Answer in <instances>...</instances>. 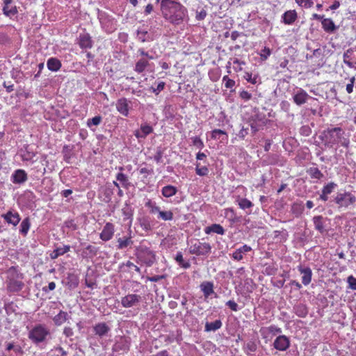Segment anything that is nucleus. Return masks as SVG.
<instances>
[{
	"instance_id": "49",
	"label": "nucleus",
	"mask_w": 356,
	"mask_h": 356,
	"mask_svg": "<svg viewBox=\"0 0 356 356\" xmlns=\"http://www.w3.org/2000/svg\"><path fill=\"white\" fill-rule=\"evenodd\" d=\"M165 83L163 81L159 82V85H157L156 88L151 87L150 90L152 92L155 93V95H158L160 94L161 91H163L165 88Z\"/></svg>"
},
{
	"instance_id": "34",
	"label": "nucleus",
	"mask_w": 356,
	"mask_h": 356,
	"mask_svg": "<svg viewBox=\"0 0 356 356\" xmlns=\"http://www.w3.org/2000/svg\"><path fill=\"white\" fill-rule=\"evenodd\" d=\"M149 65V62L145 58L140 59L135 64L134 71L140 74L145 71Z\"/></svg>"
},
{
	"instance_id": "3",
	"label": "nucleus",
	"mask_w": 356,
	"mask_h": 356,
	"mask_svg": "<svg viewBox=\"0 0 356 356\" xmlns=\"http://www.w3.org/2000/svg\"><path fill=\"white\" fill-rule=\"evenodd\" d=\"M6 290L10 293H18L21 291L24 284L23 282L24 275L21 273L17 266H10L6 271Z\"/></svg>"
},
{
	"instance_id": "13",
	"label": "nucleus",
	"mask_w": 356,
	"mask_h": 356,
	"mask_svg": "<svg viewBox=\"0 0 356 356\" xmlns=\"http://www.w3.org/2000/svg\"><path fill=\"white\" fill-rule=\"evenodd\" d=\"M309 96L305 90L299 88L293 95V102L296 105L302 106L307 102Z\"/></svg>"
},
{
	"instance_id": "59",
	"label": "nucleus",
	"mask_w": 356,
	"mask_h": 356,
	"mask_svg": "<svg viewBox=\"0 0 356 356\" xmlns=\"http://www.w3.org/2000/svg\"><path fill=\"white\" fill-rule=\"evenodd\" d=\"M355 81V79L353 76L350 79V83H348L346 86V91L348 94H351L353 90V83Z\"/></svg>"
},
{
	"instance_id": "15",
	"label": "nucleus",
	"mask_w": 356,
	"mask_h": 356,
	"mask_svg": "<svg viewBox=\"0 0 356 356\" xmlns=\"http://www.w3.org/2000/svg\"><path fill=\"white\" fill-rule=\"evenodd\" d=\"M298 19V13L295 10H289L282 15V22L286 25L293 24Z\"/></svg>"
},
{
	"instance_id": "30",
	"label": "nucleus",
	"mask_w": 356,
	"mask_h": 356,
	"mask_svg": "<svg viewBox=\"0 0 356 356\" xmlns=\"http://www.w3.org/2000/svg\"><path fill=\"white\" fill-rule=\"evenodd\" d=\"M70 251V245H65L62 248H58L53 251L52 253L50 254V257L51 259H56L59 256H61Z\"/></svg>"
},
{
	"instance_id": "32",
	"label": "nucleus",
	"mask_w": 356,
	"mask_h": 356,
	"mask_svg": "<svg viewBox=\"0 0 356 356\" xmlns=\"http://www.w3.org/2000/svg\"><path fill=\"white\" fill-rule=\"evenodd\" d=\"M5 351L10 353L11 350L15 353L22 351V347L14 341H8L5 343Z\"/></svg>"
},
{
	"instance_id": "44",
	"label": "nucleus",
	"mask_w": 356,
	"mask_h": 356,
	"mask_svg": "<svg viewBox=\"0 0 356 356\" xmlns=\"http://www.w3.org/2000/svg\"><path fill=\"white\" fill-rule=\"evenodd\" d=\"M243 78L245 80H246L247 82L255 84L258 81L259 76H253L251 72H245Z\"/></svg>"
},
{
	"instance_id": "21",
	"label": "nucleus",
	"mask_w": 356,
	"mask_h": 356,
	"mask_svg": "<svg viewBox=\"0 0 356 356\" xmlns=\"http://www.w3.org/2000/svg\"><path fill=\"white\" fill-rule=\"evenodd\" d=\"M13 0H4V6L2 7V12L6 16L10 17L17 14V8L11 5Z\"/></svg>"
},
{
	"instance_id": "60",
	"label": "nucleus",
	"mask_w": 356,
	"mask_h": 356,
	"mask_svg": "<svg viewBox=\"0 0 356 356\" xmlns=\"http://www.w3.org/2000/svg\"><path fill=\"white\" fill-rule=\"evenodd\" d=\"M162 156H163V152L161 150H158L156 151L155 155H154V161L157 163H160L161 162V160H162Z\"/></svg>"
},
{
	"instance_id": "7",
	"label": "nucleus",
	"mask_w": 356,
	"mask_h": 356,
	"mask_svg": "<svg viewBox=\"0 0 356 356\" xmlns=\"http://www.w3.org/2000/svg\"><path fill=\"white\" fill-rule=\"evenodd\" d=\"M211 247L210 243L201 242L200 240L191 241L188 248V252L191 254L207 255L211 252Z\"/></svg>"
},
{
	"instance_id": "17",
	"label": "nucleus",
	"mask_w": 356,
	"mask_h": 356,
	"mask_svg": "<svg viewBox=\"0 0 356 356\" xmlns=\"http://www.w3.org/2000/svg\"><path fill=\"white\" fill-rule=\"evenodd\" d=\"M153 131V128L150 127L149 124L145 123L142 124L141 127H140L139 130L135 131L134 136L137 138H145L147 136L151 134Z\"/></svg>"
},
{
	"instance_id": "52",
	"label": "nucleus",
	"mask_w": 356,
	"mask_h": 356,
	"mask_svg": "<svg viewBox=\"0 0 356 356\" xmlns=\"http://www.w3.org/2000/svg\"><path fill=\"white\" fill-rule=\"evenodd\" d=\"M140 226H141L142 229L146 232H148L152 229L151 225L149 221L146 219H143L140 220Z\"/></svg>"
},
{
	"instance_id": "27",
	"label": "nucleus",
	"mask_w": 356,
	"mask_h": 356,
	"mask_svg": "<svg viewBox=\"0 0 356 356\" xmlns=\"http://www.w3.org/2000/svg\"><path fill=\"white\" fill-rule=\"evenodd\" d=\"M204 233L210 234L211 233L218 234L219 235H223L225 234V229L222 226L219 224H213L204 228Z\"/></svg>"
},
{
	"instance_id": "58",
	"label": "nucleus",
	"mask_w": 356,
	"mask_h": 356,
	"mask_svg": "<svg viewBox=\"0 0 356 356\" xmlns=\"http://www.w3.org/2000/svg\"><path fill=\"white\" fill-rule=\"evenodd\" d=\"M268 330L273 334H280L282 332L281 328L275 325L268 326Z\"/></svg>"
},
{
	"instance_id": "4",
	"label": "nucleus",
	"mask_w": 356,
	"mask_h": 356,
	"mask_svg": "<svg viewBox=\"0 0 356 356\" xmlns=\"http://www.w3.org/2000/svg\"><path fill=\"white\" fill-rule=\"evenodd\" d=\"M50 336V330L44 324H37L29 331L28 337L36 344L44 342Z\"/></svg>"
},
{
	"instance_id": "55",
	"label": "nucleus",
	"mask_w": 356,
	"mask_h": 356,
	"mask_svg": "<svg viewBox=\"0 0 356 356\" xmlns=\"http://www.w3.org/2000/svg\"><path fill=\"white\" fill-rule=\"evenodd\" d=\"M347 282L349 284V287H350L351 289L356 290V277L350 275L348 277Z\"/></svg>"
},
{
	"instance_id": "2",
	"label": "nucleus",
	"mask_w": 356,
	"mask_h": 356,
	"mask_svg": "<svg viewBox=\"0 0 356 356\" xmlns=\"http://www.w3.org/2000/svg\"><path fill=\"white\" fill-rule=\"evenodd\" d=\"M344 131L342 128H328L322 131L321 138L325 145L333 147L341 143L342 147H348L349 140L343 137Z\"/></svg>"
},
{
	"instance_id": "62",
	"label": "nucleus",
	"mask_w": 356,
	"mask_h": 356,
	"mask_svg": "<svg viewBox=\"0 0 356 356\" xmlns=\"http://www.w3.org/2000/svg\"><path fill=\"white\" fill-rule=\"evenodd\" d=\"M68 279L71 280L72 284H70V286L76 287L78 286V280L77 277L74 275H70L68 276Z\"/></svg>"
},
{
	"instance_id": "35",
	"label": "nucleus",
	"mask_w": 356,
	"mask_h": 356,
	"mask_svg": "<svg viewBox=\"0 0 356 356\" xmlns=\"http://www.w3.org/2000/svg\"><path fill=\"white\" fill-rule=\"evenodd\" d=\"M313 223H314L315 229L321 233H324V221H323V217L321 216H317L313 217Z\"/></svg>"
},
{
	"instance_id": "39",
	"label": "nucleus",
	"mask_w": 356,
	"mask_h": 356,
	"mask_svg": "<svg viewBox=\"0 0 356 356\" xmlns=\"http://www.w3.org/2000/svg\"><path fill=\"white\" fill-rule=\"evenodd\" d=\"M157 218L164 221H170L173 219L174 214L170 210L161 211L159 215H157Z\"/></svg>"
},
{
	"instance_id": "50",
	"label": "nucleus",
	"mask_w": 356,
	"mask_h": 356,
	"mask_svg": "<svg viewBox=\"0 0 356 356\" xmlns=\"http://www.w3.org/2000/svg\"><path fill=\"white\" fill-rule=\"evenodd\" d=\"M298 5L303 8H312L313 6V0H295Z\"/></svg>"
},
{
	"instance_id": "46",
	"label": "nucleus",
	"mask_w": 356,
	"mask_h": 356,
	"mask_svg": "<svg viewBox=\"0 0 356 356\" xmlns=\"http://www.w3.org/2000/svg\"><path fill=\"white\" fill-rule=\"evenodd\" d=\"M337 187V184L334 182H330L328 184L325 185L323 188H322V193L330 195L332 193L334 188Z\"/></svg>"
},
{
	"instance_id": "24",
	"label": "nucleus",
	"mask_w": 356,
	"mask_h": 356,
	"mask_svg": "<svg viewBox=\"0 0 356 356\" xmlns=\"http://www.w3.org/2000/svg\"><path fill=\"white\" fill-rule=\"evenodd\" d=\"M117 248L120 250L124 249L131 245L134 241L131 240V232L127 236L117 238Z\"/></svg>"
},
{
	"instance_id": "10",
	"label": "nucleus",
	"mask_w": 356,
	"mask_h": 356,
	"mask_svg": "<svg viewBox=\"0 0 356 356\" xmlns=\"http://www.w3.org/2000/svg\"><path fill=\"white\" fill-rule=\"evenodd\" d=\"M290 341L285 335L278 336L273 341V347L280 351H284L289 348Z\"/></svg>"
},
{
	"instance_id": "11",
	"label": "nucleus",
	"mask_w": 356,
	"mask_h": 356,
	"mask_svg": "<svg viewBox=\"0 0 356 356\" xmlns=\"http://www.w3.org/2000/svg\"><path fill=\"white\" fill-rule=\"evenodd\" d=\"M28 179L27 173L23 169L15 170L11 175V181L14 184H22Z\"/></svg>"
},
{
	"instance_id": "26",
	"label": "nucleus",
	"mask_w": 356,
	"mask_h": 356,
	"mask_svg": "<svg viewBox=\"0 0 356 356\" xmlns=\"http://www.w3.org/2000/svg\"><path fill=\"white\" fill-rule=\"evenodd\" d=\"M47 67H48L51 72H58L60 68L62 67V63L59 59L51 57L47 60Z\"/></svg>"
},
{
	"instance_id": "47",
	"label": "nucleus",
	"mask_w": 356,
	"mask_h": 356,
	"mask_svg": "<svg viewBox=\"0 0 356 356\" xmlns=\"http://www.w3.org/2000/svg\"><path fill=\"white\" fill-rule=\"evenodd\" d=\"M192 145L193 147L197 149H203L204 147V142L202 140L200 136H193L191 138Z\"/></svg>"
},
{
	"instance_id": "36",
	"label": "nucleus",
	"mask_w": 356,
	"mask_h": 356,
	"mask_svg": "<svg viewBox=\"0 0 356 356\" xmlns=\"http://www.w3.org/2000/svg\"><path fill=\"white\" fill-rule=\"evenodd\" d=\"M97 248H95V246L91 245H88L86 246L85 250L82 251V255H83L85 257L92 258L97 254Z\"/></svg>"
},
{
	"instance_id": "64",
	"label": "nucleus",
	"mask_w": 356,
	"mask_h": 356,
	"mask_svg": "<svg viewBox=\"0 0 356 356\" xmlns=\"http://www.w3.org/2000/svg\"><path fill=\"white\" fill-rule=\"evenodd\" d=\"M152 172H153V170L152 168L149 169V168H143L139 169V173L141 175H145L147 176L149 175H151Z\"/></svg>"
},
{
	"instance_id": "54",
	"label": "nucleus",
	"mask_w": 356,
	"mask_h": 356,
	"mask_svg": "<svg viewBox=\"0 0 356 356\" xmlns=\"http://www.w3.org/2000/svg\"><path fill=\"white\" fill-rule=\"evenodd\" d=\"M207 16V11L204 8H201L200 10L196 11V16L195 18L197 20H203L205 19Z\"/></svg>"
},
{
	"instance_id": "53",
	"label": "nucleus",
	"mask_w": 356,
	"mask_h": 356,
	"mask_svg": "<svg viewBox=\"0 0 356 356\" xmlns=\"http://www.w3.org/2000/svg\"><path fill=\"white\" fill-rule=\"evenodd\" d=\"M239 97L243 100L248 102L252 98V95L247 90H242L239 93Z\"/></svg>"
},
{
	"instance_id": "31",
	"label": "nucleus",
	"mask_w": 356,
	"mask_h": 356,
	"mask_svg": "<svg viewBox=\"0 0 356 356\" xmlns=\"http://www.w3.org/2000/svg\"><path fill=\"white\" fill-rule=\"evenodd\" d=\"M222 326V323L220 319L216 320L213 323L207 322L205 323V331H216L218 330Z\"/></svg>"
},
{
	"instance_id": "6",
	"label": "nucleus",
	"mask_w": 356,
	"mask_h": 356,
	"mask_svg": "<svg viewBox=\"0 0 356 356\" xmlns=\"http://www.w3.org/2000/svg\"><path fill=\"white\" fill-rule=\"evenodd\" d=\"M334 202L339 208H348L356 203V196L348 191L338 193L334 197Z\"/></svg>"
},
{
	"instance_id": "61",
	"label": "nucleus",
	"mask_w": 356,
	"mask_h": 356,
	"mask_svg": "<svg viewBox=\"0 0 356 356\" xmlns=\"http://www.w3.org/2000/svg\"><path fill=\"white\" fill-rule=\"evenodd\" d=\"M56 288V284L54 282H50L49 283V285L48 286H44L43 288V291H44L45 293L47 292H49V291H53Z\"/></svg>"
},
{
	"instance_id": "16",
	"label": "nucleus",
	"mask_w": 356,
	"mask_h": 356,
	"mask_svg": "<svg viewBox=\"0 0 356 356\" xmlns=\"http://www.w3.org/2000/svg\"><path fill=\"white\" fill-rule=\"evenodd\" d=\"M111 330L106 323H98L93 326V331L95 335L100 338L106 335Z\"/></svg>"
},
{
	"instance_id": "5",
	"label": "nucleus",
	"mask_w": 356,
	"mask_h": 356,
	"mask_svg": "<svg viewBox=\"0 0 356 356\" xmlns=\"http://www.w3.org/2000/svg\"><path fill=\"white\" fill-rule=\"evenodd\" d=\"M136 256L138 259L147 266H151L156 262V256L155 251L143 244L136 249Z\"/></svg>"
},
{
	"instance_id": "40",
	"label": "nucleus",
	"mask_w": 356,
	"mask_h": 356,
	"mask_svg": "<svg viewBox=\"0 0 356 356\" xmlns=\"http://www.w3.org/2000/svg\"><path fill=\"white\" fill-rule=\"evenodd\" d=\"M307 173L312 179H316L320 180L322 177H324L323 173L321 172L319 168H311L307 170Z\"/></svg>"
},
{
	"instance_id": "33",
	"label": "nucleus",
	"mask_w": 356,
	"mask_h": 356,
	"mask_svg": "<svg viewBox=\"0 0 356 356\" xmlns=\"http://www.w3.org/2000/svg\"><path fill=\"white\" fill-rule=\"evenodd\" d=\"M30 226H31V224L30 223L29 217L24 218L22 221L21 225H19V233L22 234L24 237L27 236Z\"/></svg>"
},
{
	"instance_id": "22",
	"label": "nucleus",
	"mask_w": 356,
	"mask_h": 356,
	"mask_svg": "<svg viewBox=\"0 0 356 356\" xmlns=\"http://www.w3.org/2000/svg\"><path fill=\"white\" fill-rule=\"evenodd\" d=\"M322 29L327 33H333L337 30L338 26L334 24V22L332 19L326 18L321 21Z\"/></svg>"
},
{
	"instance_id": "41",
	"label": "nucleus",
	"mask_w": 356,
	"mask_h": 356,
	"mask_svg": "<svg viewBox=\"0 0 356 356\" xmlns=\"http://www.w3.org/2000/svg\"><path fill=\"white\" fill-rule=\"evenodd\" d=\"M116 179L117 181L121 183L123 188H129L130 184L129 182V179L127 178L124 173H118L116 175Z\"/></svg>"
},
{
	"instance_id": "20",
	"label": "nucleus",
	"mask_w": 356,
	"mask_h": 356,
	"mask_svg": "<svg viewBox=\"0 0 356 356\" xmlns=\"http://www.w3.org/2000/svg\"><path fill=\"white\" fill-rule=\"evenodd\" d=\"M93 42H92L91 38L89 33H81L79 35V42H78V44H79L81 49H91L92 44Z\"/></svg>"
},
{
	"instance_id": "1",
	"label": "nucleus",
	"mask_w": 356,
	"mask_h": 356,
	"mask_svg": "<svg viewBox=\"0 0 356 356\" xmlns=\"http://www.w3.org/2000/svg\"><path fill=\"white\" fill-rule=\"evenodd\" d=\"M161 11L165 20L175 25L183 22L188 12L181 3L174 0L162 1Z\"/></svg>"
},
{
	"instance_id": "43",
	"label": "nucleus",
	"mask_w": 356,
	"mask_h": 356,
	"mask_svg": "<svg viewBox=\"0 0 356 356\" xmlns=\"http://www.w3.org/2000/svg\"><path fill=\"white\" fill-rule=\"evenodd\" d=\"M209 168L206 166H202L200 167V163L196 164L195 167V172L197 175H198L200 177L206 176L209 174Z\"/></svg>"
},
{
	"instance_id": "12",
	"label": "nucleus",
	"mask_w": 356,
	"mask_h": 356,
	"mask_svg": "<svg viewBox=\"0 0 356 356\" xmlns=\"http://www.w3.org/2000/svg\"><path fill=\"white\" fill-rule=\"evenodd\" d=\"M298 270L302 276V282L304 286H308L312 282V271L309 267L298 266Z\"/></svg>"
},
{
	"instance_id": "28",
	"label": "nucleus",
	"mask_w": 356,
	"mask_h": 356,
	"mask_svg": "<svg viewBox=\"0 0 356 356\" xmlns=\"http://www.w3.org/2000/svg\"><path fill=\"white\" fill-rule=\"evenodd\" d=\"M68 314L67 312L60 311L56 315L54 316L53 321L56 326L62 325L63 323L67 321Z\"/></svg>"
},
{
	"instance_id": "37",
	"label": "nucleus",
	"mask_w": 356,
	"mask_h": 356,
	"mask_svg": "<svg viewBox=\"0 0 356 356\" xmlns=\"http://www.w3.org/2000/svg\"><path fill=\"white\" fill-rule=\"evenodd\" d=\"M220 136H225V138H222V141L223 140H227L228 136H227V134L226 131H224V130H222V129H215L212 130L211 132V139L218 140L220 138Z\"/></svg>"
},
{
	"instance_id": "42",
	"label": "nucleus",
	"mask_w": 356,
	"mask_h": 356,
	"mask_svg": "<svg viewBox=\"0 0 356 356\" xmlns=\"http://www.w3.org/2000/svg\"><path fill=\"white\" fill-rule=\"evenodd\" d=\"M175 261L179 264V266L184 269H188L190 267V263L188 261H184L183 259V254L179 252L175 256Z\"/></svg>"
},
{
	"instance_id": "63",
	"label": "nucleus",
	"mask_w": 356,
	"mask_h": 356,
	"mask_svg": "<svg viewBox=\"0 0 356 356\" xmlns=\"http://www.w3.org/2000/svg\"><path fill=\"white\" fill-rule=\"evenodd\" d=\"M63 334L67 337H71L73 335V330L70 327H65L63 329Z\"/></svg>"
},
{
	"instance_id": "56",
	"label": "nucleus",
	"mask_w": 356,
	"mask_h": 356,
	"mask_svg": "<svg viewBox=\"0 0 356 356\" xmlns=\"http://www.w3.org/2000/svg\"><path fill=\"white\" fill-rule=\"evenodd\" d=\"M165 278H166L165 275H154L152 277H148L147 280L150 281V282H156L161 281V280H164Z\"/></svg>"
},
{
	"instance_id": "14",
	"label": "nucleus",
	"mask_w": 356,
	"mask_h": 356,
	"mask_svg": "<svg viewBox=\"0 0 356 356\" xmlns=\"http://www.w3.org/2000/svg\"><path fill=\"white\" fill-rule=\"evenodd\" d=\"M116 109L118 112L123 116L127 117L129 115V102L125 97L118 99L116 102Z\"/></svg>"
},
{
	"instance_id": "38",
	"label": "nucleus",
	"mask_w": 356,
	"mask_h": 356,
	"mask_svg": "<svg viewBox=\"0 0 356 356\" xmlns=\"http://www.w3.org/2000/svg\"><path fill=\"white\" fill-rule=\"evenodd\" d=\"M236 202L238 203V206H239L242 210L250 209L253 207L252 202L245 198H241L238 196L236 198Z\"/></svg>"
},
{
	"instance_id": "23",
	"label": "nucleus",
	"mask_w": 356,
	"mask_h": 356,
	"mask_svg": "<svg viewBox=\"0 0 356 356\" xmlns=\"http://www.w3.org/2000/svg\"><path fill=\"white\" fill-rule=\"evenodd\" d=\"M213 288V283L210 281H204L200 284V289L206 298L214 293Z\"/></svg>"
},
{
	"instance_id": "57",
	"label": "nucleus",
	"mask_w": 356,
	"mask_h": 356,
	"mask_svg": "<svg viewBox=\"0 0 356 356\" xmlns=\"http://www.w3.org/2000/svg\"><path fill=\"white\" fill-rule=\"evenodd\" d=\"M226 305L231 309L232 312H237L238 310V305L236 302L233 300H229L226 302Z\"/></svg>"
},
{
	"instance_id": "51",
	"label": "nucleus",
	"mask_w": 356,
	"mask_h": 356,
	"mask_svg": "<svg viewBox=\"0 0 356 356\" xmlns=\"http://www.w3.org/2000/svg\"><path fill=\"white\" fill-rule=\"evenodd\" d=\"M271 54V49L267 47H264V48L261 50V53H260V59L261 60H266Z\"/></svg>"
},
{
	"instance_id": "45",
	"label": "nucleus",
	"mask_w": 356,
	"mask_h": 356,
	"mask_svg": "<svg viewBox=\"0 0 356 356\" xmlns=\"http://www.w3.org/2000/svg\"><path fill=\"white\" fill-rule=\"evenodd\" d=\"M102 121V117L100 115L93 117L90 119L88 120V122H86V124H88V127L94 126H98L100 124L101 122Z\"/></svg>"
},
{
	"instance_id": "9",
	"label": "nucleus",
	"mask_w": 356,
	"mask_h": 356,
	"mask_svg": "<svg viewBox=\"0 0 356 356\" xmlns=\"http://www.w3.org/2000/svg\"><path fill=\"white\" fill-rule=\"evenodd\" d=\"M114 234V225L110 222H107L104 225L102 232L99 233V238L103 241H108L112 239Z\"/></svg>"
},
{
	"instance_id": "25",
	"label": "nucleus",
	"mask_w": 356,
	"mask_h": 356,
	"mask_svg": "<svg viewBox=\"0 0 356 356\" xmlns=\"http://www.w3.org/2000/svg\"><path fill=\"white\" fill-rule=\"evenodd\" d=\"M353 54H354L353 49H348L343 54V63L347 65V66L350 68H355V65H356V62L352 61Z\"/></svg>"
},
{
	"instance_id": "29",
	"label": "nucleus",
	"mask_w": 356,
	"mask_h": 356,
	"mask_svg": "<svg viewBox=\"0 0 356 356\" xmlns=\"http://www.w3.org/2000/svg\"><path fill=\"white\" fill-rule=\"evenodd\" d=\"M177 193V188L172 185H167L162 188L161 194L165 197H170Z\"/></svg>"
},
{
	"instance_id": "8",
	"label": "nucleus",
	"mask_w": 356,
	"mask_h": 356,
	"mask_svg": "<svg viewBox=\"0 0 356 356\" xmlns=\"http://www.w3.org/2000/svg\"><path fill=\"white\" fill-rule=\"evenodd\" d=\"M140 301V296L134 293H129L121 298V305L124 308H131L137 305Z\"/></svg>"
},
{
	"instance_id": "18",
	"label": "nucleus",
	"mask_w": 356,
	"mask_h": 356,
	"mask_svg": "<svg viewBox=\"0 0 356 356\" xmlns=\"http://www.w3.org/2000/svg\"><path fill=\"white\" fill-rule=\"evenodd\" d=\"M250 251H251V248L249 245L245 244V245H242L241 247L237 248L236 250V251L233 252V253L232 254V258L234 260L239 261L243 259V258L244 257V254L246 252H248Z\"/></svg>"
},
{
	"instance_id": "48",
	"label": "nucleus",
	"mask_w": 356,
	"mask_h": 356,
	"mask_svg": "<svg viewBox=\"0 0 356 356\" xmlns=\"http://www.w3.org/2000/svg\"><path fill=\"white\" fill-rule=\"evenodd\" d=\"M222 83H224V87L226 88H233L236 86V82L229 78L227 75H224L222 77Z\"/></svg>"
},
{
	"instance_id": "19",
	"label": "nucleus",
	"mask_w": 356,
	"mask_h": 356,
	"mask_svg": "<svg viewBox=\"0 0 356 356\" xmlns=\"http://www.w3.org/2000/svg\"><path fill=\"white\" fill-rule=\"evenodd\" d=\"M1 217L4 218L6 222L14 226L18 225L20 221V217L17 212L13 213V211H9L6 214H2Z\"/></svg>"
}]
</instances>
